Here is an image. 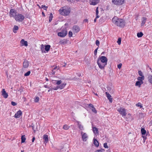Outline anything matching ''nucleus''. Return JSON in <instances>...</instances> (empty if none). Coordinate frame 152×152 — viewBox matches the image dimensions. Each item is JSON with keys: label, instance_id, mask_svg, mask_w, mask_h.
Returning a JSON list of instances; mask_svg holds the SVG:
<instances>
[{"label": "nucleus", "instance_id": "f257e3e1", "mask_svg": "<svg viewBox=\"0 0 152 152\" xmlns=\"http://www.w3.org/2000/svg\"><path fill=\"white\" fill-rule=\"evenodd\" d=\"M112 21L115 25L121 28H123L125 25V22L124 19L118 18L116 16L114 17Z\"/></svg>", "mask_w": 152, "mask_h": 152}, {"label": "nucleus", "instance_id": "f03ea898", "mask_svg": "<svg viewBox=\"0 0 152 152\" xmlns=\"http://www.w3.org/2000/svg\"><path fill=\"white\" fill-rule=\"evenodd\" d=\"M107 59L104 56H102L98 59L97 63L98 65L101 69H103L105 66L107 64Z\"/></svg>", "mask_w": 152, "mask_h": 152}, {"label": "nucleus", "instance_id": "7ed1b4c3", "mask_svg": "<svg viewBox=\"0 0 152 152\" xmlns=\"http://www.w3.org/2000/svg\"><path fill=\"white\" fill-rule=\"evenodd\" d=\"M59 11L61 15L66 16L69 15L70 13V8H66V7H64L59 10Z\"/></svg>", "mask_w": 152, "mask_h": 152}, {"label": "nucleus", "instance_id": "20e7f679", "mask_svg": "<svg viewBox=\"0 0 152 152\" xmlns=\"http://www.w3.org/2000/svg\"><path fill=\"white\" fill-rule=\"evenodd\" d=\"M24 18L25 17L23 15L20 14H18L15 16V19L16 21L22 22Z\"/></svg>", "mask_w": 152, "mask_h": 152}, {"label": "nucleus", "instance_id": "39448f33", "mask_svg": "<svg viewBox=\"0 0 152 152\" xmlns=\"http://www.w3.org/2000/svg\"><path fill=\"white\" fill-rule=\"evenodd\" d=\"M125 0H112V2L114 4L120 5L123 4L125 2Z\"/></svg>", "mask_w": 152, "mask_h": 152}, {"label": "nucleus", "instance_id": "423d86ee", "mask_svg": "<svg viewBox=\"0 0 152 152\" xmlns=\"http://www.w3.org/2000/svg\"><path fill=\"white\" fill-rule=\"evenodd\" d=\"M118 111L120 114L122 115V116H126V110L124 108H123L122 107H120V109L118 110Z\"/></svg>", "mask_w": 152, "mask_h": 152}, {"label": "nucleus", "instance_id": "0eeeda50", "mask_svg": "<svg viewBox=\"0 0 152 152\" xmlns=\"http://www.w3.org/2000/svg\"><path fill=\"white\" fill-rule=\"evenodd\" d=\"M67 31L66 30H62L61 32L58 33V36L61 37H64L67 34Z\"/></svg>", "mask_w": 152, "mask_h": 152}, {"label": "nucleus", "instance_id": "6e6552de", "mask_svg": "<svg viewBox=\"0 0 152 152\" xmlns=\"http://www.w3.org/2000/svg\"><path fill=\"white\" fill-rule=\"evenodd\" d=\"M16 12L14 9H11L10 10V16L11 17H13L14 18L16 15Z\"/></svg>", "mask_w": 152, "mask_h": 152}, {"label": "nucleus", "instance_id": "1a4fd4ad", "mask_svg": "<svg viewBox=\"0 0 152 152\" xmlns=\"http://www.w3.org/2000/svg\"><path fill=\"white\" fill-rule=\"evenodd\" d=\"M81 133L83 140V141H86L87 140V138H88V136L87 134L86 133H83L82 131H81Z\"/></svg>", "mask_w": 152, "mask_h": 152}, {"label": "nucleus", "instance_id": "9d476101", "mask_svg": "<svg viewBox=\"0 0 152 152\" xmlns=\"http://www.w3.org/2000/svg\"><path fill=\"white\" fill-rule=\"evenodd\" d=\"M80 28L79 27L76 25L74 26L72 28V31L74 33H77L79 31Z\"/></svg>", "mask_w": 152, "mask_h": 152}, {"label": "nucleus", "instance_id": "9b49d317", "mask_svg": "<svg viewBox=\"0 0 152 152\" xmlns=\"http://www.w3.org/2000/svg\"><path fill=\"white\" fill-rule=\"evenodd\" d=\"M22 113L21 111L19 110L16 113L14 117L15 118H19L22 115Z\"/></svg>", "mask_w": 152, "mask_h": 152}, {"label": "nucleus", "instance_id": "f8f14e48", "mask_svg": "<svg viewBox=\"0 0 152 152\" xmlns=\"http://www.w3.org/2000/svg\"><path fill=\"white\" fill-rule=\"evenodd\" d=\"M1 94L5 99L7 98L8 96V94L6 93L4 89H3L1 91Z\"/></svg>", "mask_w": 152, "mask_h": 152}, {"label": "nucleus", "instance_id": "ddd939ff", "mask_svg": "<svg viewBox=\"0 0 152 152\" xmlns=\"http://www.w3.org/2000/svg\"><path fill=\"white\" fill-rule=\"evenodd\" d=\"M90 0V4L95 5L97 4L99 1V0Z\"/></svg>", "mask_w": 152, "mask_h": 152}, {"label": "nucleus", "instance_id": "4468645a", "mask_svg": "<svg viewBox=\"0 0 152 152\" xmlns=\"http://www.w3.org/2000/svg\"><path fill=\"white\" fill-rule=\"evenodd\" d=\"M29 66L28 61L26 60L24 61L23 63V66L24 68H27Z\"/></svg>", "mask_w": 152, "mask_h": 152}, {"label": "nucleus", "instance_id": "2eb2a0df", "mask_svg": "<svg viewBox=\"0 0 152 152\" xmlns=\"http://www.w3.org/2000/svg\"><path fill=\"white\" fill-rule=\"evenodd\" d=\"M52 81L54 84H56L58 86H59V85L60 84L62 83V81L61 80H52Z\"/></svg>", "mask_w": 152, "mask_h": 152}, {"label": "nucleus", "instance_id": "dca6fc26", "mask_svg": "<svg viewBox=\"0 0 152 152\" xmlns=\"http://www.w3.org/2000/svg\"><path fill=\"white\" fill-rule=\"evenodd\" d=\"M43 139L44 140V143H47L48 141V136L46 134L44 135H43Z\"/></svg>", "mask_w": 152, "mask_h": 152}, {"label": "nucleus", "instance_id": "f3484780", "mask_svg": "<svg viewBox=\"0 0 152 152\" xmlns=\"http://www.w3.org/2000/svg\"><path fill=\"white\" fill-rule=\"evenodd\" d=\"M105 94L107 96L108 98V99L109 100L110 102H112L113 100H112V98L111 97V95H110L107 92H106L105 93Z\"/></svg>", "mask_w": 152, "mask_h": 152}, {"label": "nucleus", "instance_id": "a211bd4d", "mask_svg": "<svg viewBox=\"0 0 152 152\" xmlns=\"http://www.w3.org/2000/svg\"><path fill=\"white\" fill-rule=\"evenodd\" d=\"M147 18L145 17H142V23H141V26H143L145 23Z\"/></svg>", "mask_w": 152, "mask_h": 152}, {"label": "nucleus", "instance_id": "6ab92c4d", "mask_svg": "<svg viewBox=\"0 0 152 152\" xmlns=\"http://www.w3.org/2000/svg\"><path fill=\"white\" fill-rule=\"evenodd\" d=\"M143 83V81H138L136 82L135 85L136 86H138L139 87H140L141 86V85Z\"/></svg>", "mask_w": 152, "mask_h": 152}, {"label": "nucleus", "instance_id": "aec40b11", "mask_svg": "<svg viewBox=\"0 0 152 152\" xmlns=\"http://www.w3.org/2000/svg\"><path fill=\"white\" fill-rule=\"evenodd\" d=\"M20 43L22 45H24L26 46H28L27 42L26 41H25L23 39H22L21 40Z\"/></svg>", "mask_w": 152, "mask_h": 152}, {"label": "nucleus", "instance_id": "412c9836", "mask_svg": "<svg viewBox=\"0 0 152 152\" xmlns=\"http://www.w3.org/2000/svg\"><path fill=\"white\" fill-rule=\"evenodd\" d=\"M50 46L49 45H45V52H48L50 50Z\"/></svg>", "mask_w": 152, "mask_h": 152}, {"label": "nucleus", "instance_id": "4be33fe9", "mask_svg": "<svg viewBox=\"0 0 152 152\" xmlns=\"http://www.w3.org/2000/svg\"><path fill=\"white\" fill-rule=\"evenodd\" d=\"M94 141V145L96 147H98L99 146V142L96 139H94L93 140Z\"/></svg>", "mask_w": 152, "mask_h": 152}, {"label": "nucleus", "instance_id": "5701e85b", "mask_svg": "<svg viewBox=\"0 0 152 152\" xmlns=\"http://www.w3.org/2000/svg\"><path fill=\"white\" fill-rule=\"evenodd\" d=\"M78 126L79 129L81 130H82L84 129L83 126L80 124V122H78Z\"/></svg>", "mask_w": 152, "mask_h": 152}, {"label": "nucleus", "instance_id": "b1692460", "mask_svg": "<svg viewBox=\"0 0 152 152\" xmlns=\"http://www.w3.org/2000/svg\"><path fill=\"white\" fill-rule=\"evenodd\" d=\"M41 50L42 53H46L45 50V45L43 44L41 45Z\"/></svg>", "mask_w": 152, "mask_h": 152}, {"label": "nucleus", "instance_id": "393cba45", "mask_svg": "<svg viewBox=\"0 0 152 152\" xmlns=\"http://www.w3.org/2000/svg\"><path fill=\"white\" fill-rule=\"evenodd\" d=\"M66 85V83H63L58 86L59 88L61 89L64 88Z\"/></svg>", "mask_w": 152, "mask_h": 152}, {"label": "nucleus", "instance_id": "a878e982", "mask_svg": "<svg viewBox=\"0 0 152 152\" xmlns=\"http://www.w3.org/2000/svg\"><path fill=\"white\" fill-rule=\"evenodd\" d=\"M93 131L95 134H98V129L96 127H93Z\"/></svg>", "mask_w": 152, "mask_h": 152}, {"label": "nucleus", "instance_id": "bb28decb", "mask_svg": "<svg viewBox=\"0 0 152 152\" xmlns=\"http://www.w3.org/2000/svg\"><path fill=\"white\" fill-rule=\"evenodd\" d=\"M21 139L22 143H24V142H25L26 138L25 135H23L22 136Z\"/></svg>", "mask_w": 152, "mask_h": 152}, {"label": "nucleus", "instance_id": "cd10ccee", "mask_svg": "<svg viewBox=\"0 0 152 152\" xmlns=\"http://www.w3.org/2000/svg\"><path fill=\"white\" fill-rule=\"evenodd\" d=\"M141 133L142 135H145L146 133V131L143 128H141Z\"/></svg>", "mask_w": 152, "mask_h": 152}, {"label": "nucleus", "instance_id": "c85d7f7f", "mask_svg": "<svg viewBox=\"0 0 152 152\" xmlns=\"http://www.w3.org/2000/svg\"><path fill=\"white\" fill-rule=\"evenodd\" d=\"M69 127L70 126H69L66 124H65L63 126V128L64 130H67Z\"/></svg>", "mask_w": 152, "mask_h": 152}, {"label": "nucleus", "instance_id": "c756f323", "mask_svg": "<svg viewBox=\"0 0 152 152\" xmlns=\"http://www.w3.org/2000/svg\"><path fill=\"white\" fill-rule=\"evenodd\" d=\"M18 26H14L13 28V31L15 33H16V31H15L18 30Z\"/></svg>", "mask_w": 152, "mask_h": 152}, {"label": "nucleus", "instance_id": "7c9ffc66", "mask_svg": "<svg viewBox=\"0 0 152 152\" xmlns=\"http://www.w3.org/2000/svg\"><path fill=\"white\" fill-rule=\"evenodd\" d=\"M66 43V40H60L59 43L61 44H65Z\"/></svg>", "mask_w": 152, "mask_h": 152}, {"label": "nucleus", "instance_id": "2f4dec72", "mask_svg": "<svg viewBox=\"0 0 152 152\" xmlns=\"http://www.w3.org/2000/svg\"><path fill=\"white\" fill-rule=\"evenodd\" d=\"M98 7H97L96 11V18H99V16L98 15V13H99V11L98 10Z\"/></svg>", "mask_w": 152, "mask_h": 152}, {"label": "nucleus", "instance_id": "473e14b6", "mask_svg": "<svg viewBox=\"0 0 152 152\" xmlns=\"http://www.w3.org/2000/svg\"><path fill=\"white\" fill-rule=\"evenodd\" d=\"M143 34L142 32H138L137 34V36L138 37H142Z\"/></svg>", "mask_w": 152, "mask_h": 152}, {"label": "nucleus", "instance_id": "72a5a7b5", "mask_svg": "<svg viewBox=\"0 0 152 152\" xmlns=\"http://www.w3.org/2000/svg\"><path fill=\"white\" fill-rule=\"evenodd\" d=\"M148 80L149 82L152 84V75H150L148 77Z\"/></svg>", "mask_w": 152, "mask_h": 152}, {"label": "nucleus", "instance_id": "f704fd0d", "mask_svg": "<svg viewBox=\"0 0 152 152\" xmlns=\"http://www.w3.org/2000/svg\"><path fill=\"white\" fill-rule=\"evenodd\" d=\"M141 77H137V80L138 81H143V80L144 79V76H141Z\"/></svg>", "mask_w": 152, "mask_h": 152}, {"label": "nucleus", "instance_id": "c9c22d12", "mask_svg": "<svg viewBox=\"0 0 152 152\" xmlns=\"http://www.w3.org/2000/svg\"><path fill=\"white\" fill-rule=\"evenodd\" d=\"M53 17V16L52 14V13H50V15L49 18V21L50 22L51 21Z\"/></svg>", "mask_w": 152, "mask_h": 152}, {"label": "nucleus", "instance_id": "e433bc0d", "mask_svg": "<svg viewBox=\"0 0 152 152\" xmlns=\"http://www.w3.org/2000/svg\"><path fill=\"white\" fill-rule=\"evenodd\" d=\"M58 149L60 151V152H62V151H66L65 149H64V147L62 146L60 148H59Z\"/></svg>", "mask_w": 152, "mask_h": 152}, {"label": "nucleus", "instance_id": "4c0bfd02", "mask_svg": "<svg viewBox=\"0 0 152 152\" xmlns=\"http://www.w3.org/2000/svg\"><path fill=\"white\" fill-rule=\"evenodd\" d=\"M91 109L92 110V111L93 112L95 113H97L96 110L95 108L94 107H93V108H91Z\"/></svg>", "mask_w": 152, "mask_h": 152}, {"label": "nucleus", "instance_id": "58836bf2", "mask_svg": "<svg viewBox=\"0 0 152 152\" xmlns=\"http://www.w3.org/2000/svg\"><path fill=\"white\" fill-rule=\"evenodd\" d=\"M31 73L30 71H28L27 72L25 73L24 75L25 76H28L30 75Z\"/></svg>", "mask_w": 152, "mask_h": 152}, {"label": "nucleus", "instance_id": "ea45409f", "mask_svg": "<svg viewBox=\"0 0 152 152\" xmlns=\"http://www.w3.org/2000/svg\"><path fill=\"white\" fill-rule=\"evenodd\" d=\"M121 38H119L118 39L117 42L119 45H120L121 44Z\"/></svg>", "mask_w": 152, "mask_h": 152}, {"label": "nucleus", "instance_id": "a19ab883", "mask_svg": "<svg viewBox=\"0 0 152 152\" xmlns=\"http://www.w3.org/2000/svg\"><path fill=\"white\" fill-rule=\"evenodd\" d=\"M58 88H59V87H58V86H56V87L53 88H51V90H57Z\"/></svg>", "mask_w": 152, "mask_h": 152}, {"label": "nucleus", "instance_id": "79ce46f5", "mask_svg": "<svg viewBox=\"0 0 152 152\" xmlns=\"http://www.w3.org/2000/svg\"><path fill=\"white\" fill-rule=\"evenodd\" d=\"M41 8H44V10H47V9L48 8V7L46 6L45 5H42Z\"/></svg>", "mask_w": 152, "mask_h": 152}, {"label": "nucleus", "instance_id": "37998d69", "mask_svg": "<svg viewBox=\"0 0 152 152\" xmlns=\"http://www.w3.org/2000/svg\"><path fill=\"white\" fill-rule=\"evenodd\" d=\"M39 97H36L35 99H34V102H39Z\"/></svg>", "mask_w": 152, "mask_h": 152}, {"label": "nucleus", "instance_id": "c03bdc74", "mask_svg": "<svg viewBox=\"0 0 152 152\" xmlns=\"http://www.w3.org/2000/svg\"><path fill=\"white\" fill-rule=\"evenodd\" d=\"M69 37H71L72 36V33L71 31H69Z\"/></svg>", "mask_w": 152, "mask_h": 152}, {"label": "nucleus", "instance_id": "a18cd8bd", "mask_svg": "<svg viewBox=\"0 0 152 152\" xmlns=\"http://www.w3.org/2000/svg\"><path fill=\"white\" fill-rule=\"evenodd\" d=\"M136 105L137 107H140V108H142V106L141 105V104L140 103H138Z\"/></svg>", "mask_w": 152, "mask_h": 152}, {"label": "nucleus", "instance_id": "49530a36", "mask_svg": "<svg viewBox=\"0 0 152 152\" xmlns=\"http://www.w3.org/2000/svg\"><path fill=\"white\" fill-rule=\"evenodd\" d=\"M138 74L140 76H143L142 75V73L141 71L139 70L138 72Z\"/></svg>", "mask_w": 152, "mask_h": 152}, {"label": "nucleus", "instance_id": "de8ad7c7", "mask_svg": "<svg viewBox=\"0 0 152 152\" xmlns=\"http://www.w3.org/2000/svg\"><path fill=\"white\" fill-rule=\"evenodd\" d=\"M96 45H97V46H98V47H99V42L98 40H96Z\"/></svg>", "mask_w": 152, "mask_h": 152}, {"label": "nucleus", "instance_id": "09e8293b", "mask_svg": "<svg viewBox=\"0 0 152 152\" xmlns=\"http://www.w3.org/2000/svg\"><path fill=\"white\" fill-rule=\"evenodd\" d=\"M104 147L105 148H108V147L107 145V144L106 143H105L104 144Z\"/></svg>", "mask_w": 152, "mask_h": 152}, {"label": "nucleus", "instance_id": "8fccbe9b", "mask_svg": "<svg viewBox=\"0 0 152 152\" xmlns=\"http://www.w3.org/2000/svg\"><path fill=\"white\" fill-rule=\"evenodd\" d=\"M98 49V47L97 48H96L94 50V55H96L97 54V51Z\"/></svg>", "mask_w": 152, "mask_h": 152}, {"label": "nucleus", "instance_id": "3c124183", "mask_svg": "<svg viewBox=\"0 0 152 152\" xmlns=\"http://www.w3.org/2000/svg\"><path fill=\"white\" fill-rule=\"evenodd\" d=\"M11 104L13 106H15L17 105V104L14 102H11Z\"/></svg>", "mask_w": 152, "mask_h": 152}, {"label": "nucleus", "instance_id": "603ef678", "mask_svg": "<svg viewBox=\"0 0 152 152\" xmlns=\"http://www.w3.org/2000/svg\"><path fill=\"white\" fill-rule=\"evenodd\" d=\"M122 65V64H119L118 65V69H120L121 68Z\"/></svg>", "mask_w": 152, "mask_h": 152}, {"label": "nucleus", "instance_id": "864d4df0", "mask_svg": "<svg viewBox=\"0 0 152 152\" xmlns=\"http://www.w3.org/2000/svg\"><path fill=\"white\" fill-rule=\"evenodd\" d=\"M32 129L34 130V132H35L36 131V130L34 126V125L32 126Z\"/></svg>", "mask_w": 152, "mask_h": 152}, {"label": "nucleus", "instance_id": "5fc2aeb1", "mask_svg": "<svg viewBox=\"0 0 152 152\" xmlns=\"http://www.w3.org/2000/svg\"><path fill=\"white\" fill-rule=\"evenodd\" d=\"M103 149L98 150H96L95 152H102Z\"/></svg>", "mask_w": 152, "mask_h": 152}, {"label": "nucleus", "instance_id": "6e6d98bb", "mask_svg": "<svg viewBox=\"0 0 152 152\" xmlns=\"http://www.w3.org/2000/svg\"><path fill=\"white\" fill-rule=\"evenodd\" d=\"M50 73L52 74V75H54L55 74V72L54 71V70H53Z\"/></svg>", "mask_w": 152, "mask_h": 152}, {"label": "nucleus", "instance_id": "4d7b16f0", "mask_svg": "<svg viewBox=\"0 0 152 152\" xmlns=\"http://www.w3.org/2000/svg\"><path fill=\"white\" fill-rule=\"evenodd\" d=\"M142 137H143V139L144 142L145 141V140L146 139V137L144 136L143 135L142 136Z\"/></svg>", "mask_w": 152, "mask_h": 152}, {"label": "nucleus", "instance_id": "13d9d810", "mask_svg": "<svg viewBox=\"0 0 152 152\" xmlns=\"http://www.w3.org/2000/svg\"><path fill=\"white\" fill-rule=\"evenodd\" d=\"M89 106L90 107H91V108H93V107H94L93 105L92 104H89Z\"/></svg>", "mask_w": 152, "mask_h": 152}, {"label": "nucleus", "instance_id": "bf43d9fd", "mask_svg": "<svg viewBox=\"0 0 152 152\" xmlns=\"http://www.w3.org/2000/svg\"><path fill=\"white\" fill-rule=\"evenodd\" d=\"M51 86H50V87H49V88H49V90H48V92H49L51 90Z\"/></svg>", "mask_w": 152, "mask_h": 152}, {"label": "nucleus", "instance_id": "052dcab7", "mask_svg": "<svg viewBox=\"0 0 152 152\" xmlns=\"http://www.w3.org/2000/svg\"><path fill=\"white\" fill-rule=\"evenodd\" d=\"M35 140V137H34L32 139V142H33L34 141V140Z\"/></svg>", "mask_w": 152, "mask_h": 152}, {"label": "nucleus", "instance_id": "680f3d73", "mask_svg": "<svg viewBox=\"0 0 152 152\" xmlns=\"http://www.w3.org/2000/svg\"><path fill=\"white\" fill-rule=\"evenodd\" d=\"M44 86V87H45V88H49V87H48L47 85H45Z\"/></svg>", "mask_w": 152, "mask_h": 152}, {"label": "nucleus", "instance_id": "e2e57ef3", "mask_svg": "<svg viewBox=\"0 0 152 152\" xmlns=\"http://www.w3.org/2000/svg\"><path fill=\"white\" fill-rule=\"evenodd\" d=\"M62 66L64 67L66 66V63H64V64H62Z\"/></svg>", "mask_w": 152, "mask_h": 152}, {"label": "nucleus", "instance_id": "0e129e2a", "mask_svg": "<svg viewBox=\"0 0 152 152\" xmlns=\"http://www.w3.org/2000/svg\"><path fill=\"white\" fill-rule=\"evenodd\" d=\"M88 21V20L87 19H85L84 20V22H87Z\"/></svg>", "mask_w": 152, "mask_h": 152}, {"label": "nucleus", "instance_id": "69168bd1", "mask_svg": "<svg viewBox=\"0 0 152 152\" xmlns=\"http://www.w3.org/2000/svg\"><path fill=\"white\" fill-rule=\"evenodd\" d=\"M42 15L43 16H44V17L45 16V14H44V12H42Z\"/></svg>", "mask_w": 152, "mask_h": 152}, {"label": "nucleus", "instance_id": "338daca9", "mask_svg": "<svg viewBox=\"0 0 152 152\" xmlns=\"http://www.w3.org/2000/svg\"><path fill=\"white\" fill-rule=\"evenodd\" d=\"M96 18H96H95L94 19V22L95 23L96 22V19L97 18Z\"/></svg>", "mask_w": 152, "mask_h": 152}, {"label": "nucleus", "instance_id": "774afa93", "mask_svg": "<svg viewBox=\"0 0 152 152\" xmlns=\"http://www.w3.org/2000/svg\"><path fill=\"white\" fill-rule=\"evenodd\" d=\"M57 68V66H55L54 68V69H53V70H55Z\"/></svg>", "mask_w": 152, "mask_h": 152}]
</instances>
